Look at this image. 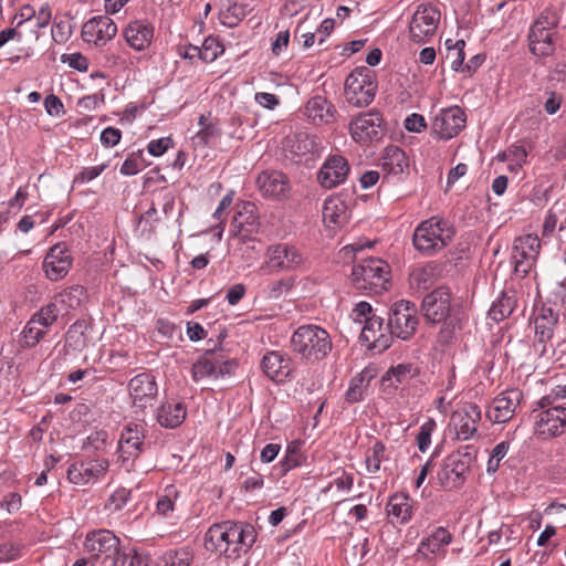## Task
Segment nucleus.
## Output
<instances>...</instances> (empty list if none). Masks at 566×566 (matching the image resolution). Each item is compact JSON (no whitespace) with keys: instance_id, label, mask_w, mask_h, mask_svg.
<instances>
[{"instance_id":"obj_39","label":"nucleus","mask_w":566,"mask_h":566,"mask_svg":"<svg viewBox=\"0 0 566 566\" xmlns=\"http://www.w3.org/2000/svg\"><path fill=\"white\" fill-rule=\"evenodd\" d=\"M335 113V107L321 95L312 97L306 104V114L314 124L332 122Z\"/></svg>"},{"instance_id":"obj_10","label":"nucleus","mask_w":566,"mask_h":566,"mask_svg":"<svg viewBox=\"0 0 566 566\" xmlns=\"http://www.w3.org/2000/svg\"><path fill=\"white\" fill-rule=\"evenodd\" d=\"M440 17L439 9L433 4H419L409 23L410 40L418 44L428 42L436 34Z\"/></svg>"},{"instance_id":"obj_14","label":"nucleus","mask_w":566,"mask_h":566,"mask_svg":"<svg viewBox=\"0 0 566 566\" xmlns=\"http://www.w3.org/2000/svg\"><path fill=\"white\" fill-rule=\"evenodd\" d=\"M231 226L230 239H233V243L244 245L247 242H252L260 228L255 205L249 201L243 202L241 209L233 217Z\"/></svg>"},{"instance_id":"obj_4","label":"nucleus","mask_w":566,"mask_h":566,"mask_svg":"<svg viewBox=\"0 0 566 566\" xmlns=\"http://www.w3.org/2000/svg\"><path fill=\"white\" fill-rule=\"evenodd\" d=\"M389 265L381 259H364L354 265L352 281L357 290L380 294L389 286Z\"/></svg>"},{"instance_id":"obj_58","label":"nucleus","mask_w":566,"mask_h":566,"mask_svg":"<svg viewBox=\"0 0 566 566\" xmlns=\"http://www.w3.org/2000/svg\"><path fill=\"white\" fill-rule=\"evenodd\" d=\"M72 34V28L69 21H56L52 28V39L56 43H64Z\"/></svg>"},{"instance_id":"obj_17","label":"nucleus","mask_w":566,"mask_h":566,"mask_svg":"<svg viewBox=\"0 0 566 566\" xmlns=\"http://www.w3.org/2000/svg\"><path fill=\"white\" fill-rule=\"evenodd\" d=\"M52 19V12L48 4L40 8L35 22H27L24 24L15 25L18 31V42L21 44L19 51L24 56L33 54V45L39 40V30L49 25Z\"/></svg>"},{"instance_id":"obj_27","label":"nucleus","mask_w":566,"mask_h":566,"mask_svg":"<svg viewBox=\"0 0 566 566\" xmlns=\"http://www.w3.org/2000/svg\"><path fill=\"white\" fill-rule=\"evenodd\" d=\"M384 319L380 316L371 315L366 319L360 333V339L371 349L384 352L391 344L390 334H386Z\"/></svg>"},{"instance_id":"obj_48","label":"nucleus","mask_w":566,"mask_h":566,"mask_svg":"<svg viewBox=\"0 0 566 566\" xmlns=\"http://www.w3.org/2000/svg\"><path fill=\"white\" fill-rule=\"evenodd\" d=\"M86 340L87 338L83 332V324L74 323L70 326L65 337V343L69 347L80 350L86 346Z\"/></svg>"},{"instance_id":"obj_13","label":"nucleus","mask_w":566,"mask_h":566,"mask_svg":"<svg viewBox=\"0 0 566 566\" xmlns=\"http://www.w3.org/2000/svg\"><path fill=\"white\" fill-rule=\"evenodd\" d=\"M558 322V314L551 307H542L539 313L535 316V340L533 348L539 357L549 356L554 354L551 340L554 335L555 327Z\"/></svg>"},{"instance_id":"obj_6","label":"nucleus","mask_w":566,"mask_h":566,"mask_svg":"<svg viewBox=\"0 0 566 566\" xmlns=\"http://www.w3.org/2000/svg\"><path fill=\"white\" fill-rule=\"evenodd\" d=\"M471 449L470 446H467L463 451L459 450L446 458L438 472V481L441 486L457 490L464 484L474 459Z\"/></svg>"},{"instance_id":"obj_28","label":"nucleus","mask_w":566,"mask_h":566,"mask_svg":"<svg viewBox=\"0 0 566 566\" xmlns=\"http://www.w3.org/2000/svg\"><path fill=\"white\" fill-rule=\"evenodd\" d=\"M260 192L269 198H285L290 192L289 178L277 170L262 171L256 179Z\"/></svg>"},{"instance_id":"obj_54","label":"nucleus","mask_w":566,"mask_h":566,"mask_svg":"<svg viewBox=\"0 0 566 566\" xmlns=\"http://www.w3.org/2000/svg\"><path fill=\"white\" fill-rule=\"evenodd\" d=\"M201 51V60L206 63L213 62L223 51V48L219 44V42L214 38H207L202 46Z\"/></svg>"},{"instance_id":"obj_18","label":"nucleus","mask_w":566,"mask_h":566,"mask_svg":"<svg viewBox=\"0 0 566 566\" xmlns=\"http://www.w3.org/2000/svg\"><path fill=\"white\" fill-rule=\"evenodd\" d=\"M108 468L106 459L74 462L67 469V479L73 484L86 485L103 479Z\"/></svg>"},{"instance_id":"obj_42","label":"nucleus","mask_w":566,"mask_h":566,"mask_svg":"<svg viewBox=\"0 0 566 566\" xmlns=\"http://www.w3.org/2000/svg\"><path fill=\"white\" fill-rule=\"evenodd\" d=\"M201 129L193 136L195 146H209L213 144L221 135V129L216 124H207L203 115L199 118Z\"/></svg>"},{"instance_id":"obj_23","label":"nucleus","mask_w":566,"mask_h":566,"mask_svg":"<svg viewBox=\"0 0 566 566\" xmlns=\"http://www.w3.org/2000/svg\"><path fill=\"white\" fill-rule=\"evenodd\" d=\"M72 261V255L65 243L59 242L54 244L43 261V270L46 277L51 281L63 279L69 273Z\"/></svg>"},{"instance_id":"obj_37","label":"nucleus","mask_w":566,"mask_h":566,"mask_svg":"<svg viewBox=\"0 0 566 566\" xmlns=\"http://www.w3.org/2000/svg\"><path fill=\"white\" fill-rule=\"evenodd\" d=\"M387 514L392 523L406 524L412 516V501L407 494H395L387 503Z\"/></svg>"},{"instance_id":"obj_19","label":"nucleus","mask_w":566,"mask_h":566,"mask_svg":"<svg viewBox=\"0 0 566 566\" xmlns=\"http://www.w3.org/2000/svg\"><path fill=\"white\" fill-rule=\"evenodd\" d=\"M382 117L378 112L361 113L349 124V133L354 140L368 143L377 140L382 134Z\"/></svg>"},{"instance_id":"obj_9","label":"nucleus","mask_w":566,"mask_h":566,"mask_svg":"<svg viewBox=\"0 0 566 566\" xmlns=\"http://www.w3.org/2000/svg\"><path fill=\"white\" fill-rule=\"evenodd\" d=\"M418 324V312L413 303L401 300L394 304L387 325L391 337L396 336L402 340L410 339L415 335Z\"/></svg>"},{"instance_id":"obj_63","label":"nucleus","mask_w":566,"mask_h":566,"mask_svg":"<svg viewBox=\"0 0 566 566\" xmlns=\"http://www.w3.org/2000/svg\"><path fill=\"white\" fill-rule=\"evenodd\" d=\"M424 117L420 114H411L405 119V128L408 132L420 133L426 128Z\"/></svg>"},{"instance_id":"obj_15","label":"nucleus","mask_w":566,"mask_h":566,"mask_svg":"<svg viewBox=\"0 0 566 566\" xmlns=\"http://www.w3.org/2000/svg\"><path fill=\"white\" fill-rule=\"evenodd\" d=\"M541 250V241L535 234H525L515 239L512 251L514 271L526 276L534 265Z\"/></svg>"},{"instance_id":"obj_45","label":"nucleus","mask_w":566,"mask_h":566,"mask_svg":"<svg viewBox=\"0 0 566 566\" xmlns=\"http://www.w3.org/2000/svg\"><path fill=\"white\" fill-rule=\"evenodd\" d=\"M84 296V287L81 285H75L60 293L56 297V302H59L65 308L75 310L82 304Z\"/></svg>"},{"instance_id":"obj_53","label":"nucleus","mask_w":566,"mask_h":566,"mask_svg":"<svg viewBox=\"0 0 566 566\" xmlns=\"http://www.w3.org/2000/svg\"><path fill=\"white\" fill-rule=\"evenodd\" d=\"M437 423L433 419H428L422 423L417 434L418 449L421 452H426L431 443V434L434 431Z\"/></svg>"},{"instance_id":"obj_35","label":"nucleus","mask_w":566,"mask_h":566,"mask_svg":"<svg viewBox=\"0 0 566 566\" xmlns=\"http://www.w3.org/2000/svg\"><path fill=\"white\" fill-rule=\"evenodd\" d=\"M349 210L344 200L332 197L325 200L323 207V220L329 228H340L347 223Z\"/></svg>"},{"instance_id":"obj_16","label":"nucleus","mask_w":566,"mask_h":566,"mask_svg":"<svg viewBox=\"0 0 566 566\" xmlns=\"http://www.w3.org/2000/svg\"><path fill=\"white\" fill-rule=\"evenodd\" d=\"M534 429L539 437L551 439L565 432L566 407L555 406L544 410H534Z\"/></svg>"},{"instance_id":"obj_64","label":"nucleus","mask_w":566,"mask_h":566,"mask_svg":"<svg viewBox=\"0 0 566 566\" xmlns=\"http://www.w3.org/2000/svg\"><path fill=\"white\" fill-rule=\"evenodd\" d=\"M122 138V132L118 128L107 127L101 134V142L105 146H115Z\"/></svg>"},{"instance_id":"obj_55","label":"nucleus","mask_w":566,"mask_h":566,"mask_svg":"<svg viewBox=\"0 0 566 566\" xmlns=\"http://www.w3.org/2000/svg\"><path fill=\"white\" fill-rule=\"evenodd\" d=\"M255 239L253 238L252 242H247L244 245H238V243H233V239H230L229 247L233 250V254L238 255L240 259L251 262L256 259L258 252L255 251Z\"/></svg>"},{"instance_id":"obj_40","label":"nucleus","mask_w":566,"mask_h":566,"mask_svg":"<svg viewBox=\"0 0 566 566\" xmlns=\"http://www.w3.org/2000/svg\"><path fill=\"white\" fill-rule=\"evenodd\" d=\"M375 378L373 369L365 368L352 378L346 391V400L350 403L359 402L364 399L371 379Z\"/></svg>"},{"instance_id":"obj_59","label":"nucleus","mask_w":566,"mask_h":566,"mask_svg":"<svg viewBox=\"0 0 566 566\" xmlns=\"http://www.w3.org/2000/svg\"><path fill=\"white\" fill-rule=\"evenodd\" d=\"M293 286V281L290 279H281L272 281L266 285V294L271 298L280 297L284 292H287Z\"/></svg>"},{"instance_id":"obj_2","label":"nucleus","mask_w":566,"mask_h":566,"mask_svg":"<svg viewBox=\"0 0 566 566\" xmlns=\"http://www.w3.org/2000/svg\"><path fill=\"white\" fill-rule=\"evenodd\" d=\"M292 352L305 361H319L332 352L329 334L318 325L307 324L295 329L291 337Z\"/></svg>"},{"instance_id":"obj_21","label":"nucleus","mask_w":566,"mask_h":566,"mask_svg":"<svg viewBox=\"0 0 566 566\" xmlns=\"http://www.w3.org/2000/svg\"><path fill=\"white\" fill-rule=\"evenodd\" d=\"M465 113L459 106L441 109L432 122V132L441 139L458 135L465 125Z\"/></svg>"},{"instance_id":"obj_31","label":"nucleus","mask_w":566,"mask_h":566,"mask_svg":"<svg viewBox=\"0 0 566 566\" xmlns=\"http://www.w3.org/2000/svg\"><path fill=\"white\" fill-rule=\"evenodd\" d=\"M284 151L291 155L292 159L302 158L306 155H315L319 153L321 143L314 135L307 133H297L287 136L283 143Z\"/></svg>"},{"instance_id":"obj_36","label":"nucleus","mask_w":566,"mask_h":566,"mask_svg":"<svg viewBox=\"0 0 566 566\" xmlns=\"http://www.w3.org/2000/svg\"><path fill=\"white\" fill-rule=\"evenodd\" d=\"M187 415L186 406L182 402H164L156 411V419L161 427L177 428Z\"/></svg>"},{"instance_id":"obj_57","label":"nucleus","mask_w":566,"mask_h":566,"mask_svg":"<svg viewBox=\"0 0 566 566\" xmlns=\"http://www.w3.org/2000/svg\"><path fill=\"white\" fill-rule=\"evenodd\" d=\"M452 40L446 41V46L449 50V54L452 52L454 57L451 62V66L454 71H459L460 66L464 61V45L465 42L463 40L457 41L454 44H451Z\"/></svg>"},{"instance_id":"obj_47","label":"nucleus","mask_w":566,"mask_h":566,"mask_svg":"<svg viewBox=\"0 0 566 566\" xmlns=\"http://www.w3.org/2000/svg\"><path fill=\"white\" fill-rule=\"evenodd\" d=\"M112 566H148V559L134 549L122 551L119 548L113 559Z\"/></svg>"},{"instance_id":"obj_26","label":"nucleus","mask_w":566,"mask_h":566,"mask_svg":"<svg viewBox=\"0 0 566 566\" xmlns=\"http://www.w3.org/2000/svg\"><path fill=\"white\" fill-rule=\"evenodd\" d=\"M481 420V410L474 403H465L451 416V422L455 430L458 440H469L478 432V424Z\"/></svg>"},{"instance_id":"obj_30","label":"nucleus","mask_w":566,"mask_h":566,"mask_svg":"<svg viewBox=\"0 0 566 566\" xmlns=\"http://www.w3.org/2000/svg\"><path fill=\"white\" fill-rule=\"evenodd\" d=\"M261 367L264 374L276 382L285 381L292 373L291 358L277 350L266 353L261 360Z\"/></svg>"},{"instance_id":"obj_20","label":"nucleus","mask_w":566,"mask_h":566,"mask_svg":"<svg viewBox=\"0 0 566 566\" xmlns=\"http://www.w3.org/2000/svg\"><path fill=\"white\" fill-rule=\"evenodd\" d=\"M451 291L447 286H440L427 294L422 300L424 317L432 323H441L447 319L451 311Z\"/></svg>"},{"instance_id":"obj_32","label":"nucleus","mask_w":566,"mask_h":566,"mask_svg":"<svg viewBox=\"0 0 566 566\" xmlns=\"http://www.w3.org/2000/svg\"><path fill=\"white\" fill-rule=\"evenodd\" d=\"M451 541L452 534L446 527L438 526L428 536L421 539L417 555H421L427 559L430 555L443 553Z\"/></svg>"},{"instance_id":"obj_44","label":"nucleus","mask_w":566,"mask_h":566,"mask_svg":"<svg viewBox=\"0 0 566 566\" xmlns=\"http://www.w3.org/2000/svg\"><path fill=\"white\" fill-rule=\"evenodd\" d=\"M45 335L46 333L43 327L30 318L21 333V346L23 348H32L36 346Z\"/></svg>"},{"instance_id":"obj_52","label":"nucleus","mask_w":566,"mask_h":566,"mask_svg":"<svg viewBox=\"0 0 566 566\" xmlns=\"http://www.w3.org/2000/svg\"><path fill=\"white\" fill-rule=\"evenodd\" d=\"M130 499V491L120 488L117 489L106 501L105 503V510L109 512H116L124 507V505L129 501Z\"/></svg>"},{"instance_id":"obj_5","label":"nucleus","mask_w":566,"mask_h":566,"mask_svg":"<svg viewBox=\"0 0 566 566\" xmlns=\"http://www.w3.org/2000/svg\"><path fill=\"white\" fill-rule=\"evenodd\" d=\"M375 72L366 66L355 69L345 81L344 95L355 107L369 105L376 94Z\"/></svg>"},{"instance_id":"obj_7","label":"nucleus","mask_w":566,"mask_h":566,"mask_svg":"<svg viewBox=\"0 0 566 566\" xmlns=\"http://www.w3.org/2000/svg\"><path fill=\"white\" fill-rule=\"evenodd\" d=\"M265 262L260 265V275H270L281 271H293L298 269L305 261L298 249L289 243L270 245L265 253Z\"/></svg>"},{"instance_id":"obj_41","label":"nucleus","mask_w":566,"mask_h":566,"mask_svg":"<svg viewBox=\"0 0 566 566\" xmlns=\"http://www.w3.org/2000/svg\"><path fill=\"white\" fill-rule=\"evenodd\" d=\"M515 304L516 302L514 297L509 295L506 292H503L501 296L495 302H493L491 308L489 310L490 318L495 322L503 321L512 314Z\"/></svg>"},{"instance_id":"obj_51","label":"nucleus","mask_w":566,"mask_h":566,"mask_svg":"<svg viewBox=\"0 0 566 566\" xmlns=\"http://www.w3.org/2000/svg\"><path fill=\"white\" fill-rule=\"evenodd\" d=\"M385 444L380 441L375 442L371 453L366 457V468L369 473H376L380 470L381 461L385 455Z\"/></svg>"},{"instance_id":"obj_56","label":"nucleus","mask_w":566,"mask_h":566,"mask_svg":"<svg viewBox=\"0 0 566 566\" xmlns=\"http://www.w3.org/2000/svg\"><path fill=\"white\" fill-rule=\"evenodd\" d=\"M527 150L524 146L514 144L507 148V156L512 163L511 170L521 169L527 161Z\"/></svg>"},{"instance_id":"obj_24","label":"nucleus","mask_w":566,"mask_h":566,"mask_svg":"<svg viewBox=\"0 0 566 566\" xmlns=\"http://www.w3.org/2000/svg\"><path fill=\"white\" fill-rule=\"evenodd\" d=\"M85 551L94 558H111L119 551V538L111 531L98 530L87 534Z\"/></svg>"},{"instance_id":"obj_1","label":"nucleus","mask_w":566,"mask_h":566,"mask_svg":"<svg viewBox=\"0 0 566 566\" xmlns=\"http://www.w3.org/2000/svg\"><path fill=\"white\" fill-rule=\"evenodd\" d=\"M255 538L256 533L252 525L227 521L209 527L205 547L228 558H238L252 547Z\"/></svg>"},{"instance_id":"obj_11","label":"nucleus","mask_w":566,"mask_h":566,"mask_svg":"<svg viewBox=\"0 0 566 566\" xmlns=\"http://www.w3.org/2000/svg\"><path fill=\"white\" fill-rule=\"evenodd\" d=\"M235 367V363L224 357L221 350L216 347L209 348L192 365L191 375L195 381L205 377L218 379L230 375Z\"/></svg>"},{"instance_id":"obj_34","label":"nucleus","mask_w":566,"mask_h":566,"mask_svg":"<svg viewBox=\"0 0 566 566\" xmlns=\"http://www.w3.org/2000/svg\"><path fill=\"white\" fill-rule=\"evenodd\" d=\"M143 429L138 424L129 423L126 426L120 434L118 450L120 457L125 460V455L128 458H137L142 453L143 447Z\"/></svg>"},{"instance_id":"obj_50","label":"nucleus","mask_w":566,"mask_h":566,"mask_svg":"<svg viewBox=\"0 0 566 566\" xmlns=\"http://www.w3.org/2000/svg\"><path fill=\"white\" fill-rule=\"evenodd\" d=\"M416 369L411 364H399L395 367H391L384 377L385 380H392L395 382L401 384L415 376Z\"/></svg>"},{"instance_id":"obj_8","label":"nucleus","mask_w":566,"mask_h":566,"mask_svg":"<svg viewBox=\"0 0 566 566\" xmlns=\"http://www.w3.org/2000/svg\"><path fill=\"white\" fill-rule=\"evenodd\" d=\"M557 19L555 14L543 12L533 23L528 33V46L537 56H549L555 51Z\"/></svg>"},{"instance_id":"obj_49","label":"nucleus","mask_w":566,"mask_h":566,"mask_svg":"<svg viewBox=\"0 0 566 566\" xmlns=\"http://www.w3.org/2000/svg\"><path fill=\"white\" fill-rule=\"evenodd\" d=\"M248 6L234 3L221 13L224 25L235 27L247 15Z\"/></svg>"},{"instance_id":"obj_22","label":"nucleus","mask_w":566,"mask_h":566,"mask_svg":"<svg viewBox=\"0 0 566 566\" xmlns=\"http://www.w3.org/2000/svg\"><path fill=\"white\" fill-rule=\"evenodd\" d=\"M522 398V391L516 388L501 392L493 399L488 410L489 419L496 423L507 422L513 418Z\"/></svg>"},{"instance_id":"obj_62","label":"nucleus","mask_w":566,"mask_h":566,"mask_svg":"<svg viewBox=\"0 0 566 566\" xmlns=\"http://www.w3.org/2000/svg\"><path fill=\"white\" fill-rule=\"evenodd\" d=\"M171 145L172 142L169 137L159 138L149 142L147 149L150 155L158 157L161 156Z\"/></svg>"},{"instance_id":"obj_38","label":"nucleus","mask_w":566,"mask_h":566,"mask_svg":"<svg viewBox=\"0 0 566 566\" xmlns=\"http://www.w3.org/2000/svg\"><path fill=\"white\" fill-rule=\"evenodd\" d=\"M379 166L387 174H402L408 168L409 163L405 151L398 146H388L385 148L380 159Z\"/></svg>"},{"instance_id":"obj_43","label":"nucleus","mask_w":566,"mask_h":566,"mask_svg":"<svg viewBox=\"0 0 566 566\" xmlns=\"http://www.w3.org/2000/svg\"><path fill=\"white\" fill-rule=\"evenodd\" d=\"M193 556L188 549L167 552L156 560L154 566H190Z\"/></svg>"},{"instance_id":"obj_46","label":"nucleus","mask_w":566,"mask_h":566,"mask_svg":"<svg viewBox=\"0 0 566 566\" xmlns=\"http://www.w3.org/2000/svg\"><path fill=\"white\" fill-rule=\"evenodd\" d=\"M59 313L57 304L49 303L34 313L31 319L35 321L48 333L49 328L56 322Z\"/></svg>"},{"instance_id":"obj_29","label":"nucleus","mask_w":566,"mask_h":566,"mask_svg":"<svg viewBox=\"0 0 566 566\" xmlns=\"http://www.w3.org/2000/svg\"><path fill=\"white\" fill-rule=\"evenodd\" d=\"M117 33V27L113 20L107 17L94 18L82 28V36L86 42H93L96 45H103Z\"/></svg>"},{"instance_id":"obj_61","label":"nucleus","mask_w":566,"mask_h":566,"mask_svg":"<svg viewBox=\"0 0 566 566\" xmlns=\"http://www.w3.org/2000/svg\"><path fill=\"white\" fill-rule=\"evenodd\" d=\"M371 315H374L373 308L370 304L367 302H359L358 304H356L350 314L354 322L364 324L366 323V319Z\"/></svg>"},{"instance_id":"obj_3","label":"nucleus","mask_w":566,"mask_h":566,"mask_svg":"<svg viewBox=\"0 0 566 566\" xmlns=\"http://www.w3.org/2000/svg\"><path fill=\"white\" fill-rule=\"evenodd\" d=\"M454 234V228L448 220L432 217L416 228L412 241L419 252L431 255L449 245Z\"/></svg>"},{"instance_id":"obj_25","label":"nucleus","mask_w":566,"mask_h":566,"mask_svg":"<svg viewBox=\"0 0 566 566\" xmlns=\"http://www.w3.org/2000/svg\"><path fill=\"white\" fill-rule=\"evenodd\" d=\"M350 167L345 157L331 155L319 168L317 181L325 189L335 188L345 182Z\"/></svg>"},{"instance_id":"obj_12","label":"nucleus","mask_w":566,"mask_h":566,"mask_svg":"<svg viewBox=\"0 0 566 566\" xmlns=\"http://www.w3.org/2000/svg\"><path fill=\"white\" fill-rule=\"evenodd\" d=\"M132 405L136 413L154 408L158 397V385L154 375L142 373L128 382Z\"/></svg>"},{"instance_id":"obj_60","label":"nucleus","mask_w":566,"mask_h":566,"mask_svg":"<svg viewBox=\"0 0 566 566\" xmlns=\"http://www.w3.org/2000/svg\"><path fill=\"white\" fill-rule=\"evenodd\" d=\"M61 59L63 63H67L70 67L81 72H85L88 67L87 59L81 53L63 54Z\"/></svg>"},{"instance_id":"obj_33","label":"nucleus","mask_w":566,"mask_h":566,"mask_svg":"<svg viewBox=\"0 0 566 566\" xmlns=\"http://www.w3.org/2000/svg\"><path fill=\"white\" fill-rule=\"evenodd\" d=\"M154 29L145 21L130 22L124 30V36L128 45L137 51L146 49L153 39Z\"/></svg>"}]
</instances>
